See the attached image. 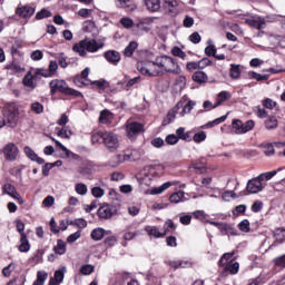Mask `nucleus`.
Returning a JSON list of instances; mask_svg holds the SVG:
<instances>
[{
    "mask_svg": "<svg viewBox=\"0 0 285 285\" xmlns=\"http://www.w3.org/2000/svg\"><path fill=\"white\" fill-rule=\"evenodd\" d=\"M63 277H66V266H62L55 272L53 277L49 279V285H61L63 283Z\"/></svg>",
    "mask_w": 285,
    "mask_h": 285,
    "instance_id": "6ab92c4d",
    "label": "nucleus"
},
{
    "mask_svg": "<svg viewBox=\"0 0 285 285\" xmlns=\"http://www.w3.org/2000/svg\"><path fill=\"white\" fill-rule=\"evenodd\" d=\"M275 242L271 244V238H266L263 242V246L268 245V250L273 248V246H277V244H283L285 242V229L284 228H277L274 232Z\"/></svg>",
    "mask_w": 285,
    "mask_h": 285,
    "instance_id": "4468645a",
    "label": "nucleus"
},
{
    "mask_svg": "<svg viewBox=\"0 0 285 285\" xmlns=\"http://www.w3.org/2000/svg\"><path fill=\"white\" fill-rule=\"evenodd\" d=\"M118 7L125 8L129 12H135L137 10V4L132 2V0H118Z\"/></svg>",
    "mask_w": 285,
    "mask_h": 285,
    "instance_id": "473e14b6",
    "label": "nucleus"
},
{
    "mask_svg": "<svg viewBox=\"0 0 285 285\" xmlns=\"http://www.w3.org/2000/svg\"><path fill=\"white\" fill-rule=\"evenodd\" d=\"M79 174L82 175V177H90L92 173H95V167H92L91 164L86 165L85 167L79 168Z\"/></svg>",
    "mask_w": 285,
    "mask_h": 285,
    "instance_id": "c03bdc74",
    "label": "nucleus"
},
{
    "mask_svg": "<svg viewBox=\"0 0 285 285\" xmlns=\"http://www.w3.org/2000/svg\"><path fill=\"white\" fill-rule=\"evenodd\" d=\"M125 161H128V155L126 154V150L114 157L109 164L112 168H117V166H121V164H125Z\"/></svg>",
    "mask_w": 285,
    "mask_h": 285,
    "instance_id": "a878e982",
    "label": "nucleus"
},
{
    "mask_svg": "<svg viewBox=\"0 0 285 285\" xmlns=\"http://www.w3.org/2000/svg\"><path fill=\"white\" fill-rule=\"evenodd\" d=\"M2 121L8 128H17V124H19V107L14 104H10L3 110Z\"/></svg>",
    "mask_w": 285,
    "mask_h": 285,
    "instance_id": "39448f33",
    "label": "nucleus"
},
{
    "mask_svg": "<svg viewBox=\"0 0 285 285\" xmlns=\"http://www.w3.org/2000/svg\"><path fill=\"white\" fill-rule=\"evenodd\" d=\"M246 190L249 195H257V193H262L264 190V185L258 176L248 180Z\"/></svg>",
    "mask_w": 285,
    "mask_h": 285,
    "instance_id": "2eb2a0df",
    "label": "nucleus"
},
{
    "mask_svg": "<svg viewBox=\"0 0 285 285\" xmlns=\"http://www.w3.org/2000/svg\"><path fill=\"white\" fill-rule=\"evenodd\" d=\"M58 137H61V139H70V137H72V130H70V127H62L61 130L58 131Z\"/></svg>",
    "mask_w": 285,
    "mask_h": 285,
    "instance_id": "09e8293b",
    "label": "nucleus"
},
{
    "mask_svg": "<svg viewBox=\"0 0 285 285\" xmlns=\"http://www.w3.org/2000/svg\"><path fill=\"white\" fill-rule=\"evenodd\" d=\"M2 193L3 195H9V197H12V199H16L18 204L23 205V198L21 197V194L17 191V187H14L12 184L7 183L2 186Z\"/></svg>",
    "mask_w": 285,
    "mask_h": 285,
    "instance_id": "ddd939ff",
    "label": "nucleus"
},
{
    "mask_svg": "<svg viewBox=\"0 0 285 285\" xmlns=\"http://www.w3.org/2000/svg\"><path fill=\"white\" fill-rule=\"evenodd\" d=\"M50 17H52V12H50L48 9H42L36 13L37 21H41V19H48Z\"/></svg>",
    "mask_w": 285,
    "mask_h": 285,
    "instance_id": "8fccbe9b",
    "label": "nucleus"
},
{
    "mask_svg": "<svg viewBox=\"0 0 285 285\" xmlns=\"http://www.w3.org/2000/svg\"><path fill=\"white\" fill-rule=\"evenodd\" d=\"M87 46V52H97L104 48V42L97 41L95 39H85Z\"/></svg>",
    "mask_w": 285,
    "mask_h": 285,
    "instance_id": "5701e85b",
    "label": "nucleus"
},
{
    "mask_svg": "<svg viewBox=\"0 0 285 285\" xmlns=\"http://www.w3.org/2000/svg\"><path fill=\"white\" fill-rule=\"evenodd\" d=\"M193 81L196 83H207L208 82V75L204 71H196L191 77Z\"/></svg>",
    "mask_w": 285,
    "mask_h": 285,
    "instance_id": "72a5a7b5",
    "label": "nucleus"
},
{
    "mask_svg": "<svg viewBox=\"0 0 285 285\" xmlns=\"http://www.w3.org/2000/svg\"><path fill=\"white\" fill-rule=\"evenodd\" d=\"M21 170H23V166H17L9 169L10 175L13 177H21Z\"/></svg>",
    "mask_w": 285,
    "mask_h": 285,
    "instance_id": "69168bd1",
    "label": "nucleus"
},
{
    "mask_svg": "<svg viewBox=\"0 0 285 285\" xmlns=\"http://www.w3.org/2000/svg\"><path fill=\"white\" fill-rule=\"evenodd\" d=\"M102 144L107 150L115 153L119 148V136L112 131H104Z\"/></svg>",
    "mask_w": 285,
    "mask_h": 285,
    "instance_id": "0eeeda50",
    "label": "nucleus"
},
{
    "mask_svg": "<svg viewBox=\"0 0 285 285\" xmlns=\"http://www.w3.org/2000/svg\"><path fill=\"white\" fill-rule=\"evenodd\" d=\"M193 140L195 144H202V141H206V132L205 131H198L194 135Z\"/></svg>",
    "mask_w": 285,
    "mask_h": 285,
    "instance_id": "13d9d810",
    "label": "nucleus"
},
{
    "mask_svg": "<svg viewBox=\"0 0 285 285\" xmlns=\"http://www.w3.org/2000/svg\"><path fill=\"white\" fill-rule=\"evenodd\" d=\"M230 77L232 79H239V77H242V70H239V66L232 65Z\"/></svg>",
    "mask_w": 285,
    "mask_h": 285,
    "instance_id": "4d7b16f0",
    "label": "nucleus"
},
{
    "mask_svg": "<svg viewBox=\"0 0 285 285\" xmlns=\"http://www.w3.org/2000/svg\"><path fill=\"white\" fill-rule=\"evenodd\" d=\"M197 106L195 100H188V98H183L167 115L169 121H173L177 115L179 117H186V115H190L193 108Z\"/></svg>",
    "mask_w": 285,
    "mask_h": 285,
    "instance_id": "f03ea898",
    "label": "nucleus"
},
{
    "mask_svg": "<svg viewBox=\"0 0 285 285\" xmlns=\"http://www.w3.org/2000/svg\"><path fill=\"white\" fill-rule=\"evenodd\" d=\"M22 83H23L26 90H28V92H32V90H35V88H37V77H35V75H32V71H28L27 75L22 79Z\"/></svg>",
    "mask_w": 285,
    "mask_h": 285,
    "instance_id": "dca6fc26",
    "label": "nucleus"
},
{
    "mask_svg": "<svg viewBox=\"0 0 285 285\" xmlns=\"http://www.w3.org/2000/svg\"><path fill=\"white\" fill-rule=\"evenodd\" d=\"M91 195H92V197H96L97 199H101V197H104L106 195V190H104V188H101V187H94L91 189Z\"/></svg>",
    "mask_w": 285,
    "mask_h": 285,
    "instance_id": "5fc2aeb1",
    "label": "nucleus"
},
{
    "mask_svg": "<svg viewBox=\"0 0 285 285\" xmlns=\"http://www.w3.org/2000/svg\"><path fill=\"white\" fill-rule=\"evenodd\" d=\"M55 253L58 255H65L66 254V242L59 239L57 242V245L55 246Z\"/></svg>",
    "mask_w": 285,
    "mask_h": 285,
    "instance_id": "3c124183",
    "label": "nucleus"
},
{
    "mask_svg": "<svg viewBox=\"0 0 285 285\" xmlns=\"http://www.w3.org/2000/svg\"><path fill=\"white\" fill-rule=\"evenodd\" d=\"M191 219H193V216L189 214H180V216H179V222L184 226L190 225Z\"/></svg>",
    "mask_w": 285,
    "mask_h": 285,
    "instance_id": "bf43d9fd",
    "label": "nucleus"
},
{
    "mask_svg": "<svg viewBox=\"0 0 285 285\" xmlns=\"http://www.w3.org/2000/svg\"><path fill=\"white\" fill-rule=\"evenodd\" d=\"M232 126L236 135H244L246 132H250V130L255 128V121L247 120L246 122H242V120L236 119L232 122Z\"/></svg>",
    "mask_w": 285,
    "mask_h": 285,
    "instance_id": "9d476101",
    "label": "nucleus"
},
{
    "mask_svg": "<svg viewBox=\"0 0 285 285\" xmlns=\"http://www.w3.org/2000/svg\"><path fill=\"white\" fill-rule=\"evenodd\" d=\"M146 233L151 236V237H156L157 239L161 238V237H166V230H164L163 233L159 232V228L155 227V226H147L145 227Z\"/></svg>",
    "mask_w": 285,
    "mask_h": 285,
    "instance_id": "c85d7f7f",
    "label": "nucleus"
},
{
    "mask_svg": "<svg viewBox=\"0 0 285 285\" xmlns=\"http://www.w3.org/2000/svg\"><path fill=\"white\" fill-rule=\"evenodd\" d=\"M16 13L18 14V17H21L22 19H30V17H32V14H35V8L31 6H19L16 9Z\"/></svg>",
    "mask_w": 285,
    "mask_h": 285,
    "instance_id": "aec40b11",
    "label": "nucleus"
},
{
    "mask_svg": "<svg viewBox=\"0 0 285 285\" xmlns=\"http://www.w3.org/2000/svg\"><path fill=\"white\" fill-rule=\"evenodd\" d=\"M23 150L28 159H31V161H36L37 164H40V165L46 164V160L39 157V155H37V153H35L32 148L27 146L23 148Z\"/></svg>",
    "mask_w": 285,
    "mask_h": 285,
    "instance_id": "393cba45",
    "label": "nucleus"
},
{
    "mask_svg": "<svg viewBox=\"0 0 285 285\" xmlns=\"http://www.w3.org/2000/svg\"><path fill=\"white\" fill-rule=\"evenodd\" d=\"M135 50H137V42L131 41L124 51L125 57H132Z\"/></svg>",
    "mask_w": 285,
    "mask_h": 285,
    "instance_id": "de8ad7c7",
    "label": "nucleus"
},
{
    "mask_svg": "<svg viewBox=\"0 0 285 285\" xmlns=\"http://www.w3.org/2000/svg\"><path fill=\"white\" fill-rule=\"evenodd\" d=\"M75 190H76L77 195H81L82 197L85 195H88V186H86V184H83V183L76 184Z\"/></svg>",
    "mask_w": 285,
    "mask_h": 285,
    "instance_id": "49530a36",
    "label": "nucleus"
},
{
    "mask_svg": "<svg viewBox=\"0 0 285 285\" xmlns=\"http://www.w3.org/2000/svg\"><path fill=\"white\" fill-rule=\"evenodd\" d=\"M167 265L170 266V268H174L177 271V268H188L190 266V262L188 261H167Z\"/></svg>",
    "mask_w": 285,
    "mask_h": 285,
    "instance_id": "2f4dec72",
    "label": "nucleus"
},
{
    "mask_svg": "<svg viewBox=\"0 0 285 285\" xmlns=\"http://www.w3.org/2000/svg\"><path fill=\"white\" fill-rule=\"evenodd\" d=\"M97 215L99 219H110L115 215V207L106 204L98 208Z\"/></svg>",
    "mask_w": 285,
    "mask_h": 285,
    "instance_id": "a211bd4d",
    "label": "nucleus"
},
{
    "mask_svg": "<svg viewBox=\"0 0 285 285\" xmlns=\"http://www.w3.org/2000/svg\"><path fill=\"white\" fill-rule=\"evenodd\" d=\"M50 94L57 95L61 92L62 95H70L71 97H81V92L68 87V82L63 79H53L49 82Z\"/></svg>",
    "mask_w": 285,
    "mask_h": 285,
    "instance_id": "7ed1b4c3",
    "label": "nucleus"
},
{
    "mask_svg": "<svg viewBox=\"0 0 285 285\" xmlns=\"http://www.w3.org/2000/svg\"><path fill=\"white\" fill-rule=\"evenodd\" d=\"M279 170H282V168H278L277 170L263 173V174L258 175L257 177L261 181H271V179L274 178L275 175H277V173H279Z\"/></svg>",
    "mask_w": 285,
    "mask_h": 285,
    "instance_id": "4c0bfd02",
    "label": "nucleus"
},
{
    "mask_svg": "<svg viewBox=\"0 0 285 285\" xmlns=\"http://www.w3.org/2000/svg\"><path fill=\"white\" fill-rule=\"evenodd\" d=\"M274 146L278 150V155L285 157V142H274Z\"/></svg>",
    "mask_w": 285,
    "mask_h": 285,
    "instance_id": "774afa93",
    "label": "nucleus"
},
{
    "mask_svg": "<svg viewBox=\"0 0 285 285\" xmlns=\"http://www.w3.org/2000/svg\"><path fill=\"white\" fill-rule=\"evenodd\" d=\"M145 4L150 12H157L161 8L160 0H145Z\"/></svg>",
    "mask_w": 285,
    "mask_h": 285,
    "instance_id": "c9c22d12",
    "label": "nucleus"
},
{
    "mask_svg": "<svg viewBox=\"0 0 285 285\" xmlns=\"http://www.w3.org/2000/svg\"><path fill=\"white\" fill-rule=\"evenodd\" d=\"M82 30L95 37V35H97V24H95L94 21L87 20L82 23Z\"/></svg>",
    "mask_w": 285,
    "mask_h": 285,
    "instance_id": "c756f323",
    "label": "nucleus"
},
{
    "mask_svg": "<svg viewBox=\"0 0 285 285\" xmlns=\"http://www.w3.org/2000/svg\"><path fill=\"white\" fill-rule=\"evenodd\" d=\"M189 170L196 173V175H204V173H206L205 158H200V160L194 163L193 166L189 167Z\"/></svg>",
    "mask_w": 285,
    "mask_h": 285,
    "instance_id": "4be33fe9",
    "label": "nucleus"
},
{
    "mask_svg": "<svg viewBox=\"0 0 285 285\" xmlns=\"http://www.w3.org/2000/svg\"><path fill=\"white\" fill-rule=\"evenodd\" d=\"M112 119H114L112 112L108 110H104L100 112V116H99L100 124H110Z\"/></svg>",
    "mask_w": 285,
    "mask_h": 285,
    "instance_id": "58836bf2",
    "label": "nucleus"
},
{
    "mask_svg": "<svg viewBox=\"0 0 285 285\" xmlns=\"http://www.w3.org/2000/svg\"><path fill=\"white\" fill-rule=\"evenodd\" d=\"M230 97H233V95H230V92L220 91L216 96V104L214 105V108H218V106H222V104H224L225 101H228V99H230Z\"/></svg>",
    "mask_w": 285,
    "mask_h": 285,
    "instance_id": "7c9ffc66",
    "label": "nucleus"
},
{
    "mask_svg": "<svg viewBox=\"0 0 285 285\" xmlns=\"http://www.w3.org/2000/svg\"><path fill=\"white\" fill-rule=\"evenodd\" d=\"M2 153L7 161H17V157H19V147L13 142H8L4 145Z\"/></svg>",
    "mask_w": 285,
    "mask_h": 285,
    "instance_id": "f8f14e48",
    "label": "nucleus"
},
{
    "mask_svg": "<svg viewBox=\"0 0 285 285\" xmlns=\"http://www.w3.org/2000/svg\"><path fill=\"white\" fill-rule=\"evenodd\" d=\"M233 255H235V253H225L219 261V266H226V271L232 275H237V273H239V263H233V261H230L233 259Z\"/></svg>",
    "mask_w": 285,
    "mask_h": 285,
    "instance_id": "6e6552de",
    "label": "nucleus"
},
{
    "mask_svg": "<svg viewBox=\"0 0 285 285\" xmlns=\"http://www.w3.org/2000/svg\"><path fill=\"white\" fill-rule=\"evenodd\" d=\"M104 57L108 63H111V66H117L119 61H121V55L119 51L109 50L104 53Z\"/></svg>",
    "mask_w": 285,
    "mask_h": 285,
    "instance_id": "412c9836",
    "label": "nucleus"
},
{
    "mask_svg": "<svg viewBox=\"0 0 285 285\" xmlns=\"http://www.w3.org/2000/svg\"><path fill=\"white\" fill-rule=\"evenodd\" d=\"M120 23H121V26H124L127 29L132 28V26H135V22L132 21V19H130L128 17L121 18Z\"/></svg>",
    "mask_w": 285,
    "mask_h": 285,
    "instance_id": "e2e57ef3",
    "label": "nucleus"
},
{
    "mask_svg": "<svg viewBox=\"0 0 285 285\" xmlns=\"http://www.w3.org/2000/svg\"><path fill=\"white\" fill-rule=\"evenodd\" d=\"M80 273L81 275H92V273H95V266L90 264L82 265L80 267Z\"/></svg>",
    "mask_w": 285,
    "mask_h": 285,
    "instance_id": "864d4df0",
    "label": "nucleus"
},
{
    "mask_svg": "<svg viewBox=\"0 0 285 285\" xmlns=\"http://www.w3.org/2000/svg\"><path fill=\"white\" fill-rule=\"evenodd\" d=\"M31 110L32 112H36V115H41V112H43V105L40 102H33L31 105Z\"/></svg>",
    "mask_w": 285,
    "mask_h": 285,
    "instance_id": "0e129e2a",
    "label": "nucleus"
},
{
    "mask_svg": "<svg viewBox=\"0 0 285 285\" xmlns=\"http://www.w3.org/2000/svg\"><path fill=\"white\" fill-rule=\"evenodd\" d=\"M176 137H178V139H181L183 141H188V139H190V135L186 132V128L184 127H179L176 130Z\"/></svg>",
    "mask_w": 285,
    "mask_h": 285,
    "instance_id": "a18cd8bd",
    "label": "nucleus"
},
{
    "mask_svg": "<svg viewBox=\"0 0 285 285\" xmlns=\"http://www.w3.org/2000/svg\"><path fill=\"white\" fill-rule=\"evenodd\" d=\"M170 186H177V181H167L159 187H151L150 189L146 190V195H161L166 193Z\"/></svg>",
    "mask_w": 285,
    "mask_h": 285,
    "instance_id": "f3484780",
    "label": "nucleus"
},
{
    "mask_svg": "<svg viewBox=\"0 0 285 285\" xmlns=\"http://www.w3.org/2000/svg\"><path fill=\"white\" fill-rule=\"evenodd\" d=\"M219 232L222 235H227L228 237L230 236L236 237V235H239V233L237 232V229H235V227L226 223H223V225H220Z\"/></svg>",
    "mask_w": 285,
    "mask_h": 285,
    "instance_id": "b1692460",
    "label": "nucleus"
},
{
    "mask_svg": "<svg viewBox=\"0 0 285 285\" xmlns=\"http://www.w3.org/2000/svg\"><path fill=\"white\" fill-rule=\"evenodd\" d=\"M50 139L53 140L56 146H58V148H60L62 153L66 154V157H68V159H79V155L70 151V149L63 146V144H61L59 140L55 139L53 137H50Z\"/></svg>",
    "mask_w": 285,
    "mask_h": 285,
    "instance_id": "cd10ccee",
    "label": "nucleus"
},
{
    "mask_svg": "<svg viewBox=\"0 0 285 285\" xmlns=\"http://www.w3.org/2000/svg\"><path fill=\"white\" fill-rule=\"evenodd\" d=\"M57 70H59V63L55 60H51L49 62V71L47 72V75H45V77H55V75H57Z\"/></svg>",
    "mask_w": 285,
    "mask_h": 285,
    "instance_id": "79ce46f5",
    "label": "nucleus"
},
{
    "mask_svg": "<svg viewBox=\"0 0 285 285\" xmlns=\"http://www.w3.org/2000/svg\"><path fill=\"white\" fill-rule=\"evenodd\" d=\"M30 57L32 61H41L43 59V52L41 50H35Z\"/></svg>",
    "mask_w": 285,
    "mask_h": 285,
    "instance_id": "338daca9",
    "label": "nucleus"
},
{
    "mask_svg": "<svg viewBox=\"0 0 285 285\" xmlns=\"http://www.w3.org/2000/svg\"><path fill=\"white\" fill-rule=\"evenodd\" d=\"M263 106H264V108H267L268 110H273V108H275V106H277V102L271 98H266L265 100H263Z\"/></svg>",
    "mask_w": 285,
    "mask_h": 285,
    "instance_id": "680f3d73",
    "label": "nucleus"
},
{
    "mask_svg": "<svg viewBox=\"0 0 285 285\" xmlns=\"http://www.w3.org/2000/svg\"><path fill=\"white\" fill-rule=\"evenodd\" d=\"M164 165H149L146 166L137 176V181L141 186H150L154 179L164 175Z\"/></svg>",
    "mask_w": 285,
    "mask_h": 285,
    "instance_id": "f257e3e1",
    "label": "nucleus"
},
{
    "mask_svg": "<svg viewBox=\"0 0 285 285\" xmlns=\"http://www.w3.org/2000/svg\"><path fill=\"white\" fill-rule=\"evenodd\" d=\"M277 120L275 117H267L265 120V126L267 130H273L274 128H277Z\"/></svg>",
    "mask_w": 285,
    "mask_h": 285,
    "instance_id": "603ef678",
    "label": "nucleus"
},
{
    "mask_svg": "<svg viewBox=\"0 0 285 285\" xmlns=\"http://www.w3.org/2000/svg\"><path fill=\"white\" fill-rule=\"evenodd\" d=\"M127 137L129 139H135L137 135L144 132V124L137 122L132 120V118H129L125 124Z\"/></svg>",
    "mask_w": 285,
    "mask_h": 285,
    "instance_id": "1a4fd4ad",
    "label": "nucleus"
},
{
    "mask_svg": "<svg viewBox=\"0 0 285 285\" xmlns=\"http://www.w3.org/2000/svg\"><path fill=\"white\" fill-rule=\"evenodd\" d=\"M138 71L146 77H159L164 75L161 69V65L157 62V58L155 61H140L137 65Z\"/></svg>",
    "mask_w": 285,
    "mask_h": 285,
    "instance_id": "20e7f679",
    "label": "nucleus"
},
{
    "mask_svg": "<svg viewBox=\"0 0 285 285\" xmlns=\"http://www.w3.org/2000/svg\"><path fill=\"white\" fill-rule=\"evenodd\" d=\"M185 196H186V194L184 191H176L170 195L169 202L171 204H180V202H184Z\"/></svg>",
    "mask_w": 285,
    "mask_h": 285,
    "instance_id": "ea45409f",
    "label": "nucleus"
},
{
    "mask_svg": "<svg viewBox=\"0 0 285 285\" xmlns=\"http://www.w3.org/2000/svg\"><path fill=\"white\" fill-rule=\"evenodd\" d=\"M171 55H174V57H179L180 59H186V52H184L179 47H174L171 49Z\"/></svg>",
    "mask_w": 285,
    "mask_h": 285,
    "instance_id": "052dcab7",
    "label": "nucleus"
},
{
    "mask_svg": "<svg viewBox=\"0 0 285 285\" xmlns=\"http://www.w3.org/2000/svg\"><path fill=\"white\" fill-rule=\"evenodd\" d=\"M272 262L277 268H285V254L274 258Z\"/></svg>",
    "mask_w": 285,
    "mask_h": 285,
    "instance_id": "6e6d98bb",
    "label": "nucleus"
},
{
    "mask_svg": "<svg viewBox=\"0 0 285 285\" xmlns=\"http://www.w3.org/2000/svg\"><path fill=\"white\" fill-rule=\"evenodd\" d=\"M104 235H105V229L101 227H98L91 232V239H94V242H101V239H104Z\"/></svg>",
    "mask_w": 285,
    "mask_h": 285,
    "instance_id": "a19ab883",
    "label": "nucleus"
},
{
    "mask_svg": "<svg viewBox=\"0 0 285 285\" xmlns=\"http://www.w3.org/2000/svg\"><path fill=\"white\" fill-rule=\"evenodd\" d=\"M20 253H28L30 250V242L28 240V235L22 234L20 236V246H19Z\"/></svg>",
    "mask_w": 285,
    "mask_h": 285,
    "instance_id": "e433bc0d",
    "label": "nucleus"
},
{
    "mask_svg": "<svg viewBox=\"0 0 285 285\" xmlns=\"http://www.w3.org/2000/svg\"><path fill=\"white\" fill-rule=\"evenodd\" d=\"M46 279H48V274L43 271H38L37 279L33 282V285H45Z\"/></svg>",
    "mask_w": 285,
    "mask_h": 285,
    "instance_id": "37998d69",
    "label": "nucleus"
},
{
    "mask_svg": "<svg viewBox=\"0 0 285 285\" xmlns=\"http://www.w3.org/2000/svg\"><path fill=\"white\" fill-rule=\"evenodd\" d=\"M157 63H159L161 70H165L166 72H171L174 75H179V72H181V68H179L177 61L169 56L157 57Z\"/></svg>",
    "mask_w": 285,
    "mask_h": 285,
    "instance_id": "423d86ee",
    "label": "nucleus"
},
{
    "mask_svg": "<svg viewBox=\"0 0 285 285\" xmlns=\"http://www.w3.org/2000/svg\"><path fill=\"white\" fill-rule=\"evenodd\" d=\"M243 21L249 26V28H255V30H264V28H266V19L257 14L246 16Z\"/></svg>",
    "mask_w": 285,
    "mask_h": 285,
    "instance_id": "9b49d317",
    "label": "nucleus"
},
{
    "mask_svg": "<svg viewBox=\"0 0 285 285\" xmlns=\"http://www.w3.org/2000/svg\"><path fill=\"white\" fill-rule=\"evenodd\" d=\"M127 154L128 161H139L141 159V151L137 149H127L125 150Z\"/></svg>",
    "mask_w": 285,
    "mask_h": 285,
    "instance_id": "f704fd0d",
    "label": "nucleus"
},
{
    "mask_svg": "<svg viewBox=\"0 0 285 285\" xmlns=\"http://www.w3.org/2000/svg\"><path fill=\"white\" fill-rule=\"evenodd\" d=\"M72 50L76 52V55H79V57H86L88 50L86 45V39L80 40L79 42L75 43L72 46Z\"/></svg>",
    "mask_w": 285,
    "mask_h": 285,
    "instance_id": "bb28decb",
    "label": "nucleus"
}]
</instances>
